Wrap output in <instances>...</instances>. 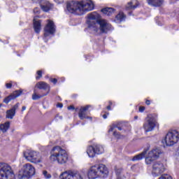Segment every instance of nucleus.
<instances>
[{
    "label": "nucleus",
    "instance_id": "2eb2a0df",
    "mask_svg": "<svg viewBox=\"0 0 179 179\" xmlns=\"http://www.w3.org/2000/svg\"><path fill=\"white\" fill-rule=\"evenodd\" d=\"M54 33H55V24L52 20H48V24L45 27L44 36L48 37L49 34H54Z\"/></svg>",
    "mask_w": 179,
    "mask_h": 179
},
{
    "label": "nucleus",
    "instance_id": "f704fd0d",
    "mask_svg": "<svg viewBox=\"0 0 179 179\" xmlns=\"http://www.w3.org/2000/svg\"><path fill=\"white\" fill-rule=\"evenodd\" d=\"M6 87L7 89H10L12 87V83H6Z\"/></svg>",
    "mask_w": 179,
    "mask_h": 179
},
{
    "label": "nucleus",
    "instance_id": "1a4fd4ad",
    "mask_svg": "<svg viewBox=\"0 0 179 179\" xmlns=\"http://www.w3.org/2000/svg\"><path fill=\"white\" fill-rule=\"evenodd\" d=\"M66 9L69 13H74V15H82L80 12V2L79 1H68L66 3Z\"/></svg>",
    "mask_w": 179,
    "mask_h": 179
},
{
    "label": "nucleus",
    "instance_id": "09e8293b",
    "mask_svg": "<svg viewBox=\"0 0 179 179\" xmlns=\"http://www.w3.org/2000/svg\"><path fill=\"white\" fill-rule=\"evenodd\" d=\"M0 107H1V105H0Z\"/></svg>",
    "mask_w": 179,
    "mask_h": 179
},
{
    "label": "nucleus",
    "instance_id": "f03ea898",
    "mask_svg": "<svg viewBox=\"0 0 179 179\" xmlns=\"http://www.w3.org/2000/svg\"><path fill=\"white\" fill-rule=\"evenodd\" d=\"M108 174L107 166L103 164L91 166L87 172L89 179H96L99 177L104 178Z\"/></svg>",
    "mask_w": 179,
    "mask_h": 179
},
{
    "label": "nucleus",
    "instance_id": "37998d69",
    "mask_svg": "<svg viewBox=\"0 0 179 179\" xmlns=\"http://www.w3.org/2000/svg\"><path fill=\"white\" fill-rule=\"evenodd\" d=\"M55 2H56V3H60L59 0H55Z\"/></svg>",
    "mask_w": 179,
    "mask_h": 179
},
{
    "label": "nucleus",
    "instance_id": "de8ad7c7",
    "mask_svg": "<svg viewBox=\"0 0 179 179\" xmlns=\"http://www.w3.org/2000/svg\"><path fill=\"white\" fill-rule=\"evenodd\" d=\"M110 104L111 105V104H113L111 102H110Z\"/></svg>",
    "mask_w": 179,
    "mask_h": 179
},
{
    "label": "nucleus",
    "instance_id": "c756f323",
    "mask_svg": "<svg viewBox=\"0 0 179 179\" xmlns=\"http://www.w3.org/2000/svg\"><path fill=\"white\" fill-rule=\"evenodd\" d=\"M115 128H117V129L119 131H122V127L118 126V124H113L111 126H110V128L109 129V132H111L113 131H114V129Z\"/></svg>",
    "mask_w": 179,
    "mask_h": 179
},
{
    "label": "nucleus",
    "instance_id": "473e14b6",
    "mask_svg": "<svg viewBox=\"0 0 179 179\" xmlns=\"http://www.w3.org/2000/svg\"><path fill=\"white\" fill-rule=\"evenodd\" d=\"M34 13L36 14V15H38L40 13V8H35L34 9Z\"/></svg>",
    "mask_w": 179,
    "mask_h": 179
},
{
    "label": "nucleus",
    "instance_id": "a211bd4d",
    "mask_svg": "<svg viewBox=\"0 0 179 179\" xmlns=\"http://www.w3.org/2000/svg\"><path fill=\"white\" fill-rule=\"evenodd\" d=\"M22 92L23 91L22 90H16L13 94L5 98L3 102L6 103V104H8L9 101H12V100H15V99L19 97Z\"/></svg>",
    "mask_w": 179,
    "mask_h": 179
},
{
    "label": "nucleus",
    "instance_id": "4be33fe9",
    "mask_svg": "<svg viewBox=\"0 0 179 179\" xmlns=\"http://www.w3.org/2000/svg\"><path fill=\"white\" fill-rule=\"evenodd\" d=\"M36 87L40 89L41 90H48L47 93H50V85L44 81H40L36 83Z\"/></svg>",
    "mask_w": 179,
    "mask_h": 179
},
{
    "label": "nucleus",
    "instance_id": "aec40b11",
    "mask_svg": "<svg viewBox=\"0 0 179 179\" xmlns=\"http://www.w3.org/2000/svg\"><path fill=\"white\" fill-rule=\"evenodd\" d=\"M90 108V106L87 105L86 106H82L80 108L78 113V117L81 120H85V118H89V116H86V111H87Z\"/></svg>",
    "mask_w": 179,
    "mask_h": 179
},
{
    "label": "nucleus",
    "instance_id": "c9c22d12",
    "mask_svg": "<svg viewBox=\"0 0 179 179\" xmlns=\"http://www.w3.org/2000/svg\"><path fill=\"white\" fill-rule=\"evenodd\" d=\"M113 135H114V136H115V138H117V139H119V138H120V134H118V132L114 131V132H113Z\"/></svg>",
    "mask_w": 179,
    "mask_h": 179
},
{
    "label": "nucleus",
    "instance_id": "f3484780",
    "mask_svg": "<svg viewBox=\"0 0 179 179\" xmlns=\"http://www.w3.org/2000/svg\"><path fill=\"white\" fill-rule=\"evenodd\" d=\"M19 108V103L14 105L12 108L6 111V118L8 120H13V117L16 115V110Z\"/></svg>",
    "mask_w": 179,
    "mask_h": 179
},
{
    "label": "nucleus",
    "instance_id": "423d86ee",
    "mask_svg": "<svg viewBox=\"0 0 179 179\" xmlns=\"http://www.w3.org/2000/svg\"><path fill=\"white\" fill-rule=\"evenodd\" d=\"M34 174H36L34 166L31 164H26L23 166L22 170L20 171L18 178L23 179L26 178V177H31V176H34Z\"/></svg>",
    "mask_w": 179,
    "mask_h": 179
},
{
    "label": "nucleus",
    "instance_id": "20e7f679",
    "mask_svg": "<svg viewBox=\"0 0 179 179\" xmlns=\"http://www.w3.org/2000/svg\"><path fill=\"white\" fill-rule=\"evenodd\" d=\"M88 20L87 23L88 24L89 29L93 30L94 31H99V27H97V22L100 19V15L96 12H93L87 15Z\"/></svg>",
    "mask_w": 179,
    "mask_h": 179
},
{
    "label": "nucleus",
    "instance_id": "7c9ffc66",
    "mask_svg": "<svg viewBox=\"0 0 179 179\" xmlns=\"http://www.w3.org/2000/svg\"><path fill=\"white\" fill-rule=\"evenodd\" d=\"M43 174L45 178H47V179L51 178V175L48 173V171H43Z\"/></svg>",
    "mask_w": 179,
    "mask_h": 179
},
{
    "label": "nucleus",
    "instance_id": "e433bc0d",
    "mask_svg": "<svg viewBox=\"0 0 179 179\" xmlns=\"http://www.w3.org/2000/svg\"><path fill=\"white\" fill-rule=\"evenodd\" d=\"M139 111H140V113H143L145 111V107L144 106H140L139 107Z\"/></svg>",
    "mask_w": 179,
    "mask_h": 179
},
{
    "label": "nucleus",
    "instance_id": "9d476101",
    "mask_svg": "<svg viewBox=\"0 0 179 179\" xmlns=\"http://www.w3.org/2000/svg\"><path fill=\"white\" fill-rule=\"evenodd\" d=\"M145 120V122L143 124V129L145 132H151V131L155 129L157 124L156 118H155L152 115H149Z\"/></svg>",
    "mask_w": 179,
    "mask_h": 179
},
{
    "label": "nucleus",
    "instance_id": "a878e982",
    "mask_svg": "<svg viewBox=\"0 0 179 179\" xmlns=\"http://www.w3.org/2000/svg\"><path fill=\"white\" fill-rule=\"evenodd\" d=\"M34 29L36 33H40L41 30V21H36V18L34 19Z\"/></svg>",
    "mask_w": 179,
    "mask_h": 179
},
{
    "label": "nucleus",
    "instance_id": "49530a36",
    "mask_svg": "<svg viewBox=\"0 0 179 179\" xmlns=\"http://www.w3.org/2000/svg\"><path fill=\"white\" fill-rule=\"evenodd\" d=\"M134 119H135V120H138V116H135V117H134Z\"/></svg>",
    "mask_w": 179,
    "mask_h": 179
},
{
    "label": "nucleus",
    "instance_id": "b1692460",
    "mask_svg": "<svg viewBox=\"0 0 179 179\" xmlns=\"http://www.w3.org/2000/svg\"><path fill=\"white\" fill-rule=\"evenodd\" d=\"M147 2L150 6L159 8V6H162V5H163L164 0H147Z\"/></svg>",
    "mask_w": 179,
    "mask_h": 179
},
{
    "label": "nucleus",
    "instance_id": "dca6fc26",
    "mask_svg": "<svg viewBox=\"0 0 179 179\" xmlns=\"http://www.w3.org/2000/svg\"><path fill=\"white\" fill-rule=\"evenodd\" d=\"M96 23L97 26H99V30H101V33H107L108 30L111 29V24L107 22L106 20H99Z\"/></svg>",
    "mask_w": 179,
    "mask_h": 179
},
{
    "label": "nucleus",
    "instance_id": "6ab92c4d",
    "mask_svg": "<svg viewBox=\"0 0 179 179\" xmlns=\"http://www.w3.org/2000/svg\"><path fill=\"white\" fill-rule=\"evenodd\" d=\"M40 6L43 12H48L51 9V4L50 1L47 0H41Z\"/></svg>",
    "mask_w": 179,
    "mask_h": 179
},
{
    "label": "nucleus",
    "instance_id": "a19ab883",
    "mask_svg": "<svg viewBox=\"0 0 179 179\" xmlns=\"http://www.w3.org/2000/svg\"><path fill=\"white\" fill-rule=\"evenodd\" d=\"M107 110H111V106H110V105L108 106H107Z\"/></svg>",
    "mask_w": 179,
    "mask_h": 179
},
{
    "label": "nucleus",
    "instance_id": "72a5a7b5",
    "mask_svg": "<svg viewBox=\"0 0 179 179\" xmlns=\"http://www.w3.org/2000/svg\"><path fill=\"white\" fill-rule=\"evenodd\" d=\"M50 82H52V83H54V85H56L57 82H58V80H57V78H50Z\"/></svg>",
    "mask_w": 179,
    "mask_h": 179
},
{
    "label": "nucleus",
    "instance_id": "a18cd8bd",
    "mask_svg": "<svg viewBox=\"0 0 179 179\" xmlns=\"http://www.w3.org/2000/svg\"><path fill=\"white\" fill-rule=\"evenodd\" d=\"M87 119L92 120V117H87Z\"/></svg>",
    "mask_w": 179,
    "mask_h": 179
},
{
    "label": "nucleus",
    "instance_id": "ddd939ff",
    "mask_svg": "<svg viewBox=\"0 0 179 179\" xmlns=\"http://www.w3.org/2000/svg\"><path fill=\"white\" fill-rule=\"evenodd\" d=\"M164 164L161 162H154L152 164V173L155 176H160L162 173H164Z\"/></svg>",
    "mask_w": 179,
    "mask_h": 179
},
{
    "label": "nucleus",
    "instance_id": "4c0bfd02",
    "mask_svg": "<svg viewBox=\"0 0 179 179\" xmlns=\"http://www.w3.org/2000/svg\"><path fill=\"white\" fill-rule=\"evenodd\" d=\"M68 110H75V106H70L68 107Z\"/></svg>",
    "mask_w": 179,
    "mask_h": 179
},
{
    "label": "nucleus",
    "instance_id": "7ed1b4c3",
    "mask_svg": "<svg viewBox=\"0 0 179 179\" xmlns=\"http://www.w3.org/2000/svg\"><path fill=\"white\" fill-rule=\"evenodd\" d=\"M0 179H15V173L9 164L0 162Z\"/></svg>",
    "mask_w": 179,
    "mask_h": 179
},
{
    "label": "nucleus",
    "instance_id": "4468645a",
    "mask_svg": "<svg viewBox=\"0 0 179 179\" xmlns=\"http://www.w3.org/2000/svg\"><path fill=\"white\" fill-rule=\"evenodd\" d=\"M93 9H94V4L93 3V1L88 0L87 1L80 2V10L81 15H83L85 12L93 10Z\"/></svg>",
    "mask_w": 179,
    "mask_h": 179
},
{
    "label": "nucleus",
    "instance_id": "6e6552de",
    "mask_svg": "<svg viewBox=\"0 0 179 179\" xmlns=\"http://www.w3.org/2000/svg\"><path fill=\"white\" fill-rule=\"evenodd\" d=\"M179 141V133L176 130L169 132L165 137L166 146H173Z\"/></svg>",
    "mask_w": 179,
    "mask_h": 179
},
{
    "label": "nucleus",
    "instance_id": "cd10ccee",
    "mask_svg": "<svg viewBox=\"0 0 179 179\" xmlns=\"http://www.w3.org/2000/svg\"><path fill=\"white\" fill-rule=\"evenodd\" d=\"M48 94V93L40 95V94H37V93H36V91H34V93L32 94V100H38L39 99H41V97H44L45 96H47Z\"/></svg>",
    "mask_w": 179,
    "mask_h": 179
},
{
    "label": "nucleus",
    "instance_id": "0eeeda50",
    "mask_svg": "<svg viewBox=\"0 0 179 179\" xmlns=\"http://www.w3.org/2000/svg\"><path fill=\"white\" fill-rule=\"evenodd\" d=\"M104 153V147L100 144H94L90 145L87 148V154L89 157H95L96 155H102Z\"/></svg>",
    "mask_w": 179,
    "mask_h": 179
},
{
    "label": "nucleus",
    "instance_id": "c03bdc74",
    "mask_svg": "<svg viewBox=\"0 0 179 179\" xmlns=\"http://www.w3.org/2000/svg\"><path fill=\"white\" fill-rule=\"evenodd\" d=\"M59 107H60V108H62V103H59Z\"/></svg>",
    "mask_w": 179,
    "mask_h": 179
},
{
    "label": "nucleus",
    "instance_id": "412c9836",
    "mask_svg": "<svg viewBox=\"0 0 179 179\" xmlns=\"http://www.w3.org/2000/svg\"><path fill=\"white\" fill-rule=\"evenodd\" d=\"M139 6V2L137 0H133L130 2L127 3L126 5V10H134Z\"/></svg>",
    "mask_w": 179,
    "mask_h": 179
},
{
    "label": "nucleus",
    "instance_id": "c85d7f7f",
    "mask_svg": "<svg viewBox=\"0 0 179 179\" xmlns=\"http://www.w3.org/2000/svg\"><path fill=\"white\" fill-rule=\"evenodd\" d=\"M125 15H124V13H119L117 15H116V19L117 20H120V22H124V20H125Z\"/></svg>",
    "mask_w": 179,
    "mask_h": 179
},
{
    "label": "nucleus",
    "instance_id": "f8f14e48",
    "mask_svg": "<svg viewBox=\"0 0 179 179\" xmlns=\"http://www.w3.org/2000/svg\"><path fill=\"white\" fill-rule=\"evenodd\" d=\"M162 151L159 148L152 149L149 153L148 157L145 158L146 164H152V162L157 159H159Z\"/></svg>",
    "mask_w": 179,
    "mask_h": 179
},
{
    "label": "nucleus",
    "instance_id": "58836bf2",
    "mask_svg": "<svg viewBox=\"0 0 179 179\" xmlns=\"http://www.w3.org/2000/svg\"><path fill=\"white\" fill-rule=\"evenodd\" d=\"M145 104H147V106H150V101L146 100Z\"/></svg>",
    "mask_w": 179,
    "mask_h": 179
},
{
    "label": "nucleus",
    "instance_id": "5701e85b",
    "mask_svg": "<svg viewBox=\"0 0 179 179\" xmlns=\"http://www.w3.org/2000/svg\"><path fill=\"white\" fill-rule=\"evenodd\" d=\"M148 150H149V149L144 150L141 153L133 157L131 162H138L139 160H142V159H145V157L148 153Z\"/></svg>",
    "mask_w": 179,
    "mask_h": 179
},
{
    "label": "nucleus",
    "instance_id": "9b49d317",
    "mask_svg": "<svg viewBox=\"0 0 179 179\" xmlns=\"http://www.w3.org/2000/svg\"><path fill=\"white\" fill-rule=\"evenodd\" d=\"M61 179H83L82 174L78 171H66L61 173Z\"/></svg>",
    "mask_w": 179,
    "mask_h": 179
},
{
    "label": "nucleus",
    "instance_id": "39448f33",
    "mask_svg": "<svg viewBox=\"0 0 179 179\" xmlns=\"http://www.w3.org/2000/svg\"><path fill=\"white\" fill-rule=\"evenodd\" d=\"M24 157L30 163H34L35 164L43 163L41 155L35 151L27 150L24 152Z\"/></svg>",
    "mask_w": 179,
    "mask_h": 179
},
{
    "label": "nucleus",
    "instance_id": "f257e3e1",
    "mask_svg": "<svg viewBox=\"0 0 179 179\" xmlns=\"http://www.w3.org/2000/svg\"><path fill=\"white\" fill-rule=\"evenodd\" d=\"M50 160L58 164H65L68 162V153L60 146H55L50 151Z\"/></svg>",
    "mask_w": 179,
    "mask_h": 179
},
{
    "label": "nucleus",
    "instance_id": "79ce46f5",
    "mask_svg": "<svg viewBox=\"0 0 179 179\" xmlns=\"http://www.w3.org/2000/svg\"><path fill=\"white\" fill-rule=\"evenodd\" d=\"M103 118H104V120H106L107 118V115L106 114L103 115Z\"/></svg>",
    "mask_w": 179,
    "mask_h": 179
},
{
    "label": "nucleus",
    "instance_id": "ea45409f",
    "mask_svg": "<svg viewBox=\"0 0 179 179\" xmlns=\"http://www.w3.org/2000/svg\"><path fill=\"white\" fill-rule=\"evenodd\" d=\"M26 110V106H22V111H24Z\"/></svg>",
    "mask_w": 179,
    "mask_h": 179
},
{
    "label": "nucleus",
    "instance_id": "2f4dec72",
    "mask_svg": "<svg viewBox=\"0 0 179 179\" xmlns=\"http://www.w3.org/2000/svg\"><path fill=\"white\" fill-rule=\"evenodd\" d=\"M37 75H38V76L36 78V80H38V79H40V78H41V76H43V71H41V70L38 71Z\"/></svg>",
    "mask_w": 179,
    "mask_h": 179
},
{
    "label": "nucleus",
    "instance_id": "bb28decb",
    "mask_svg": "<svg viewBox=\"0 0 179 179\" xmlns=\"http://www.w3.org/2000/svg\"><path fill=\"white\" fill-rule=\"evenodd\" d=\"M114 10H115L113 8H105L101 10V12L104 13V15H106L107 16H110L114 13Z\"/></svg>",
    "mask_w": 179,
    "mask_h": 179
},
{
    "label": "nucleus",
    "instance_id": "393cba45",
    "mask_svg": "<svg viewBox=\"0 0 179 179\" xmlns=\"http://www.w3.org/2000/svg\"><path fill=\"white\" fill-rule=\"evenodd\" d=\"M9 128H10V122H6L5 123L0 124V131H1L3 134L8 132V129H9Z\"/></svg>",
    "mask_w": 179,
    "mask_h": 179
}]
</instances>
